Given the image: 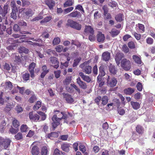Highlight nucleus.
Here are the masks:
<instances>
[{
    "label": "nucleus",
    "instance_id": "nucleus-1",
    "mask_svg": "<svg viewBox=\"0 0 155 155\" xmlns=\"http://www.w3.org/2000/svg\"><path fill=\"white\" fill-rule=\"evenodd\" d=\"M121 65L122 68L125 71L129 70L131 68V64L130 61L126 58L122 59L121 62Z\"/></svg>",
    "mask_w": 155,
    "mask_h": 155
},
{
    "label": "nucleus",
    "instance_id": "nucleus-2",
    "mask_svg": "<svg viewBox=\"0 0 155 155\" xmlns=\"http://www.w3.org/2000/svg\"><path fill=\"white\" fill-rule=\"evenodd\" d=\"M11 140L9 139L0 137V147H3L6 149L10 145Z\"/></svg>",
    "mask_w": 155,
    "mask_h": 155
},
{
    "label": "nucleus",
    "instance_id": "nucleus-3",
    "mask_svg": "<svg viewBox=\"0 0 155 155\" xmlns=\"http://www.w3.org/2000/svg\"><path fill=\"white\" fill-rule=\"evenodd\" d=\"M117 81L115 77L111 78L108 76L107 79V83L108 86L113 87L116 85Z\"/></svg>",
    "mask_w": 155,
    "mask_h": 155
},
{
    "label": "nucleus",
    "instance_id": "nucleus-4",
    "mask_svg": "<svg viewBox=\"0 0 155 155\" xmlns=\"http://www.w3.org/2000/svg\"><path fill=\"white\" fill-rule=\"evenodd\" d=\"M50 59V61L51 64V65L54 68L57 69L59 67V62L57 58L54 57H51Z\"/></svg>",
    "mask_w": 155,
    "mask_h": 155
},
{
    "label": "nucleus",
    "instance_id": "nucleus-5",
    "mask_svg": "<svg viewBox=\"0 0 155 155\" xmlns=\"http://www.w3.org/2000/svg\"><path fill=\"white\" fill-rule=\"evenodd\" d=\"M52 119L53 122L52 123V126L53 128L55 129L60 124V120L57 117V115L56 114H54L53 116Z\"/></svg>",
    "mask_w": 155,
    "mask_h": 155
},
{
    "label": "nucleus",
    "instance_id": "nucleus-6",
    "mask_svg": "<svg viewBox=\"0 0 155 155\" xmlns=\"http://www.w3.org/2000/svg\"><path fill=\"white\" fill-rule=\"evenodd\" d=\"M36 64L34 62H32L29 65L28 70L30 73L31 77L33 78L35 77L34 69L35 66Z\"/></svg>",
    "mask_w": 155,
    "mask_h": 155
},
{
    "label": "nucleus",
    "instance_id": "nucleus-7",
    "mask_svg": "<svg viewBox=\"0 0 155 155\" xmlns=\"http://www.w3.org/2000/svg\"><path fill=\"white\" fill-rule=\"evenodd\" d=\"M85 34L88 35L94 33V31L93 28L90 25H85L84 31Z\"/></svg>",
    "mask_w": 155,
    "mask_h": 155
},
{
    "label": "nucleus",
    "instance_id": "nucleus-8",
    "mask_svg": "<svg viewBox=\"0 0 155 155\" xmlns=\"http://www.w3.org/2000/svg\"><path fill=\"white\" fill-rule=\"evenodd\" d=\"M67 25L69 26L71 28L78 29L77 23L76 22L74 21L71 19H68L67 21Z\"/></svg>",
    "mask_w": 155,
    "mask_h": 155
},
{
    "label": "nucleus",
    "instance_id": "nucleus-9",
    "mask_svg": "<svg viewBox=\"0 0 155 155\" xmlns=\"http://www.w3.org/2000/svg\"><path fill=\"white\" fill-rule=\"evenodd\" d=\"M29 118L31 120L37 121L39 120L40 116L37 114H33L32 112H31L29 113Z\"/></svg>",
    "mask_w": 155,
    "mask_h": 155
},
{
    "label": "nucleus",
    "instance_id": "nucleus-10",
    "mask_svg": "<svg viewBox=\"0 0 155 155\" xmlns=\"http://www.w3.org/2000/svg\"><path fill=\"white\" fill-rule=\"evenodd\" d=\"M66 90L69 92H72L75 89L76 90H78V87L76 85L74 84H71L70 85H67L66 87Z\"/></svg>",
    "mask_w": 155,
    "mask_h": 155
},
{
    "label": "nucleus",
    "instance_id": "nucleus-11",
    "mask_svg": "<svg viewBox=\"0 0 155 155\" xmlns=\"http://www.w3.org/2000/svg\"><path fill=\"white\" fill-rule=\"evenodd\" d=\"M31 152L32 155H41L39 148L36 146L32 147Z\"/></svg>",
    "mask_w": 155,
    "mask_h": 155
},
{
    "label": "nucleus",
    "instance_id": "nucleus-12",
    "mask_svg": "<svg viewBox=\"0 0 155 155\" xmlns=\"http://www.w3.org/2000/svg\"><path fill=\"white\" fill-rule=\"evenodd\" d=\"M97 41L99 42L103 43L105 39V37L104 34L100 32L97 35Z\"/></svg>",
    "mask_w": 155,
    "mask_h": 155
},
{
    "label": "nucleus",
    "instance_id": "nucleus-13",
    "mask_svg": "<svg viewBox=\"0 0 155 155\" xmlns=\"http://www.w3.org/2000/svg\"><path fill=\"white\" fill-rule=\"evenodd\" d=\"M103 60L105 61H108L110 58V53L107 51L104 52L102 55Z\"/></svg>",
    "mask_w": 155,
    "mask_h": 155
},
{
    "label": "nucleus",
    "instance_id": "nucleus-14",
    "mask_svg": "<svg viewBox=\"0 0 155 155\" xmlns=\"http://www.w3.org/2000/svg\"><path fill=\"white\" fill-rule=\"evenodd\" d=\"M45 3L50 9H52L55 5V2L54 0H45Z\"/></svg>",
    "mask_w": 155,
    "mask_h": 155
},
{
    "label": "nucleus",
    "instance_id": "nucleus-15",
    "mask_svg": "<svg viewBox=\"0 0 155 155\" xmlns=\"http://www.w3.org/2000/svg\"><path fill=\"white\" fill-rule=\"evenodd\" d=\"M64 97L65 99L67 102L68 103H71L74 101L73 99L71 96L68 94H63Z\"/></svg>",
    "mask_w": 155,
    "mask_h": 155
},
{
    "label": "nucleus",
    "instance_id": "nucleus-16",
    "mask_svg": "<svg viewBox=\"0 0 155 155\" xmlns=\"http://www.w3.org/2000/svg\"><path fill=\"white\" fill-rule=\"evenodd\" d=\"M109 70L110 73L113 75L116 74L117 72V70L115 66L112 64H110L109 65Z\"/></svg>",
    "mask_w": 155,
    "mask_h": 155
},
{
    "label": "nucleus",
    "instance_id": "nucleus-17",
    "mask_svg": "<svg viewBox=\"0 0 155 155\" xmlns=\"http://www.w3.org/2000/svg\"><path fill=\"white\" fill-rule=\"evenodd\" d=\"M83 71L86 74H90L92 72V67L91 66L87 65L84 66L83 68Z\"/></svg>",
    "mask_w": 155,
    "mask_h": 155
},
{
    "label": "nucleus",
    "instance_id": "nucleus-18",
    "mask_svg": "<svg viewBox=\"0 0 155 155\" xmlns=\"http://www.w3.org/2000/svg\"><path fill=\"white\" fill-rule=\"evenodd\" d=\"M124 57V54L122 53H118L115 56V60L117 65L120 63V61Z\"/></svg>",
    "mask_w": 155,
    "mask_h": 155
},
{
    "label": "nucleus",
    "instance_id": "nucleus-19",
    "mask_svg": "<svg viewBox=\"0 0 155 155\" xmlns=\"http://www.w3.org/2000/svg\"><path fill=\"white\" fill-rule=\"evenodd\" d=\"M68 115H67L66 114V113L65 112H61L60 114H61V116H62V117H58V119H59L60 121L62 119H67L69 116L70 117L72 116V114H71L69 112H68Z\"/></svg>",
    "mask_w": 155,
    "mask_h": 155
},
{
    "label": "nucleus",
    "instance_id": "nucleus-20",
    "mask_svg": "<svg viewBox=\"0 0 155 155\" xmlns=\"http://www.w3.org/2000/svg\"><path fill=\"white\" fill-rule=\"evenodd\" d=\"M79 74L84 80L87 82H90L91 80V78L88 76L84 75L82 72H80Z\"/></svg>",
    "mask_w": 155,
    "mask_h": 155
},
{
    "label": "nucleus",
    "instance_id": "nucleus-21",
    "mask_svg": "<svg viewBox=\"0 0 155 155\" xmlns=\"http://www.w3.org/2000/svg\"><path fill=\"white\" fill-rule=\"evenodd\" d=\"M135 91L134 88L131 87H128L125 89L124 90V93L126 95H130L132 94Z\"/></svg>",
    "mask_w": 155,
    "mask_h": 155
},
{
    "label": "nucleus",
    "instance_id": "nucleus-22",
    "mask_svg": "<svg viewBox=\"0 0 155 155\" xmlns=\"http://www.w3.org/2000/svg\"><path fill=\"white\" fill-rule=\"evenodd\" d=\"M70 145L68 143H64L61 145V148L64 151L68 152L70 150Z\"/></svg>",
    "mask_w": 155,
    "mask_h": 155
},
{
    "label": "nucleus",
    "instance_id": "nucleus-23",
    "mask_svg": "<svg viewBox=\"0 0 155 155\" xmlns=\"http://www.w3.org/2000/svg\"><path fill=\"white\" fill-rule=\"evenodd\" d=\"M78 84L82 89H85L87 88V85L86 84L85 82L81 81L79 77H78Z\"/></svg>",
    "mask_w": 155,
    "mask_h": 155
},
{
    "label": "nucleus",
    "instance_id": "nucleus-24",
    "mask_svg": "<svg viewBox=\"0 0 155 155\" xmlns=\"http://www.w3.org/2000/svg\"><path fill=\"white\" fill-rule=\"evenodd\" d=\"M6 90L10 91L13 88V86L12 83L10 81H7L5 83L4 86Z\"/></svg>",
    "mask_w": 155,
    "mask_h": 155
},
{
    "label": "nucleus",
    "instance_id": "nucleus-25",
    "mask_svg": "<svg viewBox=\"0 0 155 155\" xmlns=\"http://www.w3.org/2000/svg\"><path fill=\"white\" fill-rule=\"evenodd\" d=\"M79 150L82 153H84L85 155H87V153L86 152V148L84 144L81 143H79Z\"/></svg>",
    "mask_w": 155,
    "mask_h": 155
},
{
    "label": "nucleus",
    "instance_id": "nucleus-26",
    "mask_svg": "<svg viewBox=\"0 0 155 155\" xmlns=\"http://www.w3.org/2000/svg\"><path fill=\"white\" fill-rule=\"evenodd\" d=\"M136 132L142 135L143 133L144 128L140 125H137L136 127Z\"/></svg>",
    "mask_w": 155,
    "mask_h": 155
},
{
    "label": "nucleus",
    "instance_id": "nucleus-27",
    "mask_svg": "<svg viewBox=\"0 0 155 155\" xmlns=\"http://www.w3.org/2000/svg\"><path fill=\"white\" fill-rule=\"evenodd\" d=\"M132 58L135 63L138 64H141L142 61L140 57L137 55H134L132 56Z\"/></svg>",
    "mask_w": 155,
    "mask_h": 155
},
{
    "label": "nucleus",
    "instance_id": "nucleus-28",
    "mask_svg": "<svg viewBox=\"0 0 155 155\" xmlns=\"http://www.w3.org/2000/svg\"><path fill=\"white\" fill-rule=\"evenodd\" d=\"M130 104L135 110H137L140 107V104L138 102L132 101L130 102Z\"/></svg>",
    "mask_w": 155,
    "mask_h": 155
},
{
    "label": "nucleus",
    "instance_id": "nucleus-29",
    "mask_svg": "<svg viewBox=\"0 0 155 155\" xmlns=\"http://www.w3.org/2000/svg\"><path fill=\"white\" fill-rule=\"evenodd\" d=\"M120 31L115 29L113 28L111 31L110 32V33L112 37H114L115 36L118 35L120 33Z\"/></svg>",
    "mask_w": 155,
    "mask_h": 155
},
{
    "label": "nucleus",
    "instance_id": "nucleus-30",
    "mask_svg": "<svg viewBox=\"0 0 155 155\" xmlns=\"http://www.w3.org/2000/svg\"><path fill=\"white\" fill-rule=\"evenodd\" d=\"M74 3L73 0H66L65 3L64 4V7L71 6Z\"/></svg>",
    "mask_w": 155,
    "mask_h": 155
},
{
    "label": "nucleus",
    "instance_id": "nucleus-31",
    "mask_svg": "<svg viewBox=\"0 0 155 155\" xmlns=\"http://www.w3.org/2000/svg\"><path fill=\"white\" fill-rule=\"evenodd\" d=\"M8 5H5L4 7L3 11L2 14V16L5 18L6 15L8 13Z\"/></svg>",
    "mask_w": 155,
    "mask_h": 155
},
{
    "label": "nucleus",
    "instance_id": "nucleus-32",
    "mask_svg": "<svg viewBox=\"0 0 155 155\" xmlns=\"http://www.w3.org/2000/svg\"><path fill=\"white\" fill-rule=\"evenodd\" d=\"M30 74L29 73H25L22 75V78L24 81L26 82L29 80Z\"/></svg>",
    "mask_w": 155,
    "mask_h": 155
},
{
    "label": "nucleus",
    "instance_id": "nucleus-33",
    "mask_svg": "<svg viewBox=\"0 0 155 155\" xmlns=\"http://www.w3.org/2000/svg\"><path fill=\"white\" fill-rule=\"evenodd\" d=\"M123 15L122 14L120 13L116 15L115 17V19L117 21L121 22L123 20Z\"/></svg>",
    "mask_w": 155,
    "mask_h": 155
},
{
    "label": "nucleus",
    "instance_id": "nucleus-34",
    "mask_svg": "<svg viewBox=\"0 0 155 155\" xmlns=\"http://www.w3.org/2000/svg\"><path fill=\"white\" fill-rule=\"evenodd\" d=\"M41 106V102L39 101H37L35 105L33 107V109L35 110H38Z\"/></svg>",
    "mask_w": 155,
    "mask_h": 155
},
{
    "label": "nucleus",
    "instance_id": "nucleus-35",
    "mask_svg": "<svg viewBox=\"0 0 155 155\" xmlns=\"http://www.w3.org/2000/svg\"><path fill=\"white\" fill-rule=\"evenodd\" d=\"M48 153L47 148L46 146L43 147L41 150V155H47Z\"/></svg>",
    "mask_w": 155,
    "mask_h": 155
},
{
    "label": "nucleus",
    "instance_id": "nucleus-36",
    "mask_svg": "<svg viewBox=\"0 0 155 155\" xmlns=\"http://www.w3.org/2000/svg\"><path fill=\"white\" fill-rule=\"evenodd\" d=\"M19 51L20 53L27 54L28 52V50L24 47H21L19 49Z\"/></svg>",
    "mask_w": 155,
    "mask_h": 155
},
{
    "label": "nucleus",
    "instance_id": "nucleus-37",
    "mask_svg": "<svg viewBox=\"0 0 155 155\" xmlns=\"http://www.w3.org/2000/svg\"><path fill=\"white\" fill-rule=\"evenodd\" d=\"M37 113L39 116L40 115L41 117V120H44L46 119V116L45 113L40 111H38L37 112Z\"/></svg>",
    "mask_w": 155,
    "mask_h": 155
},
{
    "label": "nucleus",
    "instance_id": "nucleus-38",
    "mask_svg": "<svg viewBox=\"0 0 155 155\" xmlns=\"http://www.w3.org/2000/svg\"><path fill=\"white\" fill-rule=\"evenodd\" d=\"M137 25L140 32L141 33L144 32L145 31V27L144 25L140 23H138Z\"/></svg>",
    "mask_w": 155,
    "mask_h": 155
},
{
    "label": "nucleus",
    "instance_id": "nucleus-39",
    "mask_svg": "<svg viewBox=\"0 0 155 155\" xmlns=\"http://www.w3.org/2000/svg\"><path fill=\"white\" fill-rule=\"evenodd\" d=\"M71 81V77H67L63 81L64 84L68 85L69 84Z\"/></svg>",
    "mask_w": 155,
    "mask_h": 155
},
{
    "label": "nucleus",
    "instance_id": "nucleus-40",
    "mask_svg": "<svg viewBox=\"0 0 155 155\" xmlns=\"http://www.w3.org/2000/svg\"><path fill=\"white\" fill-rule=\"evenodd\" d=\"M61 41L60 39L58 37L54 38L52 44L54 45H58Z\"/></svg>",
    "mask_w": 155,
    "mask_h": 155
},
{
    "label": "nucleus",
    "instance_id": "nucleus-41",
    "mask_svg": "<svg viewBox=\"0 0 155 155\" xmlns=\"http://www.w3.org/2000/svg\"><path fill=\"white\" fill-rule=\"evenodd\" d=\"M28 128L26 125L23 124L21 126L20 130L22 132H25L27 131Z\"/></svg>",
    "mask_w": 155,
    "mask_h": 155
},
{
    "label": "nucleus",
    "instance_id": "nucleus-42",
    "mask_svg": "<svg viewBox=\"0 0 155 155\" xmlns=\"http://www.w3.org/2000/svg\"><path fill=\"white\" fill-rule=\"evenodd\" d=\"M99 75L101 76H104L105 74V73L104 71V68L103 66H101L99 68Z\"/></svg>",
    "mask_w": 155,
    "mask_h": 155
},
{
    "label": "nucleus",
    "instance_id": "nucleus-43",
    "mask_svg": "<svg viewBox=\"0 0 155 155\" xmlns=\"http://www.w3.org/2000/svg\"><path fill=\"white\" fill-rule=\"evenodd\" d=\"M51 18H52L51 16H47L44 19L41 21L40 23L42 24L43 23H46L48 22L51 20Z\"/></svg>",
    "mask_w": 155,
    "mask_h": 155
},
{
    "label": "nucleus",
    "instance_id": "nucleus-44",
    "mask_svg": "<svg viewBox=\"0 0 155 155\" xmlns=\"http://www.w3.org/2000/svg\"><path fill=\"white\" fill-rule=\"evenodd\" d=\"M102 104L103 105H105L108 102V99L107 96H104L101 99Z\"/></svg>",
    "mask_w": 155,
    "mask_h": 155
},
{
    "label": "nucleus",
    "instance_id": "nucleus-45",
    "mask_svg": "<svg viewBox=\"0 0 155 155\" xmlns=\"http://www.w3.org/2000/svg\"><path fill=\"white\" fill-rule=\"evenodd\" d=\"M6 124L4 121H2L0 124V130L2 132L5 128Z\"/></svg>",
    "mask_w": 155,
    "mask_h": 155
},
{
    "label": "nucleus",
    "instance_id": "nucleus-46",
    "mask_svg": "<svg viewBox=\"0 0 155 155\" xmlns=\"http://www.w3.org/2000/svg\"><path fill=\"white\" fill-rule=\"evenodd\" d=\"M55 49L57 52L60 53L61 52L63 49V46L62 45H59L55 47Z\"/></svg>",
    "mask_w": 155,
    "mask_h": 155
},
{
    "label": "nucleus",
    "instance_id": "nucleus-47",
    "mask_svg": "<svg viewBox=\"0 0 155 155\" xmlns=\"http://www.w3.org/2000/svg\"><path fill=\"white\" fill-rule=\"evenodd\" d=\"M37 97L35 95H33L28 100V101L31 103H32L36 101Z\"/></svg>",
    "mask_w": 155,
    "mask_h": 155
},
{
    "label": "nucleus",
    "instance_id": "nucleus-48",
    "mask_svg": "<svg viewBox=\"0 0 155 155\" xmlns=\"http://www.w3.org/2000/svg\"><path fill=\"white\" fill-rule=\"evenodd\" d=\"M13 126L15 128H17L20 125L19 122L15 119L13 120L12 121Z\"/></svg>",
    "mask_w": 155,
    "mask_h": 155
},
{
    "label": "nucleus",
    "instance_id": "nucleus-49",
    "mask_svg": "<svg viewBox=\"0 0 155 155\" xmlns=\"http://www.w3.org/2000/svg\"><path fill=\"white\" fill-rule=\"evenodd\" d=\"M17 11L15 9H12V12L11 13V16L12 18L14 19H16L17 18V15L16 12Z\"/></svg>",
    "mask_w": 155,
    "mask_h": 155
},
{
    "label": "nucleus",
    "instance_id": "nucleus-50",
    "mask_svg": "<svg viewBox=\"0 0 155 155\" xmlns=\"http://www.w3.org/2000/svg\"><path fill=\"white\" fill-rule=\"evenodd\" d=\"M13 55L15 56V61L16 62H21V57L19 55L16 54H15Z\"/></svg>",
    "mask_w": 155,
    "mask_h": 155
},
{
    "label": "nucleus",
    "instance_id": "nucleus-51",
    "mask_svg": "<svg viewBox=\"0 0 155 155\" xmlns=\"http://www.w3.org/2000/svg\"><path fill=\"white\" fill-rule=\"evenodd\" d=\"M58 136V133L53 132L48 134V138H50L51 137H57Z\"/></svg>",
    "mask_w": 155,
    "mask_h": 155
},
{
    "label": "nucleus",
    "instance_id": "nucleus-52",
    "mask_svg": "<svg viewBox=\"0 0 155 155\" xmlns=\"http://www.w3.org/2000/svg\"><path fill=\"white\" fill-rule=\"evenodd\" d=\"M88 35H89L88 39L90 41L93 42L95 40V36L94 35V33L89 34Z\"/></svg>",
    "mask_w": 155,
    "mask_h": 155
},
{
    "label": "nucleus",
    "instance_id": "nucleus-53",
    "mask_svg": "<svg viewBox=\"0 0 155 155\" xmlns=\"http://www.w3.org/2000/svg\"><path fill=\"white\" fill-rule=\"evenodd\" d=\"M25 13L27 16V17H28L31 16L32 15V11L31 9H28L25 12Z\"/></svg>",
    "mask_w": 155,
    "mask_h": 155
},
{
    "label": "nucleus",
    "instance_id": "nucleus-54",
    "mask_svg": "<svg viewBox=\"0 0 155 155\" xmlns=\"http://www.w3.org/2000/svg\"><path fill=\"white\" fill-rule=\"evenodd\" d=\"M91 62V60H89L87 61H85L83 63L81 64L80 65V67L81 68H83L84 66L88 65L90 64V63Z\"/></svg>",
    "mask_w": 155,
    "mask_h": 155
},
{
    "label": "nucleus",
    "instance_id": "nucleus-55",
    "mask_svg": "<svg viewBox=\"0 0 155 155\" xmlns=\"http://www.w3.org/2000/svg\"><path fill=\"white\" fill-rule=\"evenodd\" d=\"M15 137L17 140L21 139L23 138L22 134L21 132L18 133L17 134L15 135Z\"/></svg>",
    "mask_w": 155,
    "mask_h": 155
},
{
    "label": "nucleus",
    "instance_id": "nucleus-56",
    "mask_svg": "<svg viewBox=\"0 0 155 155\" xmlns=\"http://www.w3.org/2000/svg\"><path fill=\"white\" fill-rule=\"evenodd\" d=\"M137 90L140 91H141L143 88V86L142 83L140 82H138L136 85Z\"/></svg>",
    "mask_w": 155,
    "mask_h": 155
},
{
    "label": "nucleus",
    "instance_id": "nucleus-57",
    "mask_svg": "<svg viewBox=\"0 0 155 155\" xmlns=\"http://www.w3.org/2000/svg\"><path fill=\"white\" fill-rule=\"evenodd\" d=\"M68 16L72 18L77 17L78 16V12L77 11L73 12L68 14Z\"/></svg>",
    "mask_w": 155,
    "mask_h": 155
},
{
    "label": "nucleus",
    "instance_id": "nucleus-58",
    "mask_svg": "<svg viewBox=\"0 0 155 155\" xmlns=\"http://www.w3.org/2000/svg\"><path fill=\"white\" fill-rule=\"evenodd\" d=\"M132 34L136 39L138 40L140 39L141 35L140 34H138L135 32H133Z\"/></svg>",
    "mask_w": 155,
    "mask_h": 155
},
{
    "label": "nucleus",
    "instance_id": "nucleus-59",
    "mask_svg": "<svg viewBox=\"0 0 155 155\" xmlns=\"http://www.w3.org/2000/svg\"><path fill=\"white\" fill-rule=\"evenodd\" d=\"M128 47L131 49H133L135 48V45L134 43L132 41H130L128 44Z\"/></svg>",
    "mask_w": 155,
    "mask_h": 155
},
{
    "label": "nucleus",
    "instance_id": "nucleus-60",
    "mask_svg": "<svg viewBox=\"0 0 155 155\" xmlns=\"http://www.w3.org/2000/svg\"><path fill=\"white\" fill-rule=\"evenodd\" d=\"M74 9V8L72 7H68L66 9H65L64 10V12L65 14H66L72 11Z\"/></svg>",
    "mask_w": 155,
    "mask_h": 155
},
{
    "label": "nucleus",
    "instance_id": "nucleus-61",
    "mask_svg": "<svg viewBox=\"0 0 155 155\" xmlns=\"http://www.w3.org/2000/svg\"><path fill=\"white\" fill-rule=\"evenodd\" d=\"M6 29V27L3 25V24L2 25L0 24V34H3V31H4Z\"/></svg>",
    "mask_w": 155,
    "mask_h": 155
},
{
    "label": "nucleus",
    "instance_id": "nucleus-62",
    "mask_svg": "<svg viewBox=\"0 0 155 155\" xmlns=\"http://www.w3.org/2000/svg\"><path fill=\"white\" fill-rule=\"evenodd\" d=\"M101 99V97L100 96H98L94 99V101L97 103V105H99V102Z\"/></svg>",
    "mask_w": 155,
    "mask_h": 155
},
{
    "label": "nucleus",
    "instance_id": "nucleus-63",
    "mask_svg": "<svg viewBox=\"0 0 155 155\" xmlns=\"http://www.w3.org/2000/svg\"><path fill=\"white\" fill-rule=\"evenodd\" d=\"M61 73V71L60 70H58L54 72L55 76L57 78H58L60 76V74Z\"/></svg>",
    "mask_w": 155,
    "mask_h": 155
},
{
    "label": "nucleus",
    "instance_id": "nucleus-64",
    "mask_svg": "<svg viewBox=\"0 0 155 155\" xmlns=\"http://www.w3.org/2000/svg\"><path fill=\"white\" fill-rule=\"evenodd\" d=\"M117 111L118 113L121 115H123L125 113V110L121 108L118 109Z\"/></svg>",
    "mask_w": 155,
    "mask_h": 155
}]
</instances>
